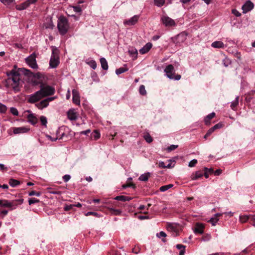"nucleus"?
I'll return each instance as SVG.
<instances>
[{
    "label": "nucleus",
    "instance_id": "f257e3e1",
    "mask_svg": "<svg viewBox=\"0 0 255 255\" xmlns=\"http://www.w3.org/2000/svg\"><path fill=\"white\" fill-rule=\"evenodd\" d=\"M8 78L5 81V86L7 88H12L15 92L19 91V83L21 75L19 69H16V66L10 71L6 72Z\"/></svg>",
    "mask_w": 255,
    "mask_h": 255
},
{
    "label": "nucleus",
    "instance_id": "f03ea898",
    "mask_svg": "<svg viewBox=\"0 0 255 255\" xmlns=\"http://www.w3.org/2000/svg\"><path fill=\"white\" fill-rule=\"evenodd\" d=\"M57 28L61 35H65L68 31L69 24L67 19L63 16H60L57 22Z\"/></svg>",
    "mask_w": 255,
    "mask_h": 255
},
{
    "label": "nucleus",
    "instance_id": "7ed1b4c3",
    "mask_svg": "<svg viewBox=\"0 0 255 255\" xmlns=\"http://www.w3.org/2000/svg\"><path fill=\"white\" fill-rule=\"evenodd\" d=\"M52 55L49 61V66L51 68H56L59 63V50L54 46H52Z\"/></svg>",
    "mask_w": 255,
    "mask_h": 255
},
{
    "label": "nucleus",
    "instance_id": "20e7f679",
    "mask_svg": "<svg viewBox=\"0 0 255 255\" xmlns=\"http://www.w3.org/2000/svg\"><path fill=\"white\" fill-rule=\"evenodd\" d=\"M164 72L166 73V76L170 79L177 81L181 79V75L178 74L175 75L174 66L171 64H169L166 67Z\"/></svg>",
    "mask_w": 255,
    "mask_h": 255
},
{
    "label": "nucleus",
    "instance_id": "39448f33",
    "mask_svg": "<svg viewBox=\"0 0 255 255\" xmlns=\"http://www.w3.org/2000/svg\"><path fill=\"white\" fill-rule=\"evenodd\" d=\"M39 91L40 92L43 98H44L45 97L53 95L55 93V89L51 86L41 84L40 85Z\"/></svg>",
    "mask_w": 255,
    "mask_h": 255
},
{
    "label": "nucleus",
    "instance_id": "423d86ee",
    "mask_svg": "<svg viewBox=\"0 0 255 255\" xmlns=\"http://www.w3.org/2000/svg\"><path fill=\"white\" fill-rule=\"evenodd\" d=\"M36 55L34 53L31 54L30 56L25 59L26 63L32 69H36L38 68V65L36 60Z\"/></svg>",
    "mask_w": 255,
    "mask_h": 255
},
{
    "label": "nucleus",
    "instance_id": "0eeeda50",
    "mask_svg": "<svg viewBox=\"0 0 255 255\" xmlns=\"http://www.w3.org/2000/svg\"><path fill=\"white\" fill-rule=\"evenodd\" d=\"M161 20L166 27H172L176 25L175 20L166 15H163L161 18Z\"/></svg>",
    "mask_w": 255,
    "mask_h": 255
},
{
    "label": "nucleus",
    "instance_id": "6e6552de",
    "mask_svg": "<svg viewBox=\"0 0 255 255\" xmlns=\"http://www.w3.org/2000/svg\"><path fill=\"white\" fill-rule=\"evenodd\" d=\"M42 98L43 97L39 90H38L34 94L29 95L27 101L29 103H35Z\"/></svg>",
    "mask_w": 255,
    "mask_h": 255
},
{
    "label": "nucleus",
    "instance_id": "1a4fd4ad",
    "mask_svg": "<svg viewBox=\"0 0 255 255\" xmlns=\"http://www.w3.org/2000/svg\"><path fill=\"white\" fill-rule=\"evenodd\" d=\"M55 99V97L47 98L43 100H42L39 103L36 104L35 106L39 109H42L47 107L49 105V102L54 100Z\"/></svg>",
    "mask_w": 255,
    "mask_h": 255
},
{
    "label": "nucleus",
    "instance_id": "9d476101",
    "mask_svg": "<svg viewBox=\"0 0 255 255\" xmlns=\"http://www.w3.org/2000/svg\"><path fill=\"white\" fill-rule=\"evenodd\" d=\"M37 0H27L25 1L18 4L16 6V8L18 10H22L27 8L30 4L35 3Z\"/></svg>",
    "mask_w": 255,
    "mask_h": 255
},
{
    "label": "nucleus",
    "instance_id": "9b49d317",
    "mask_svg": "<svg viewBox=\"0 0 255 255\" xmlns=\"http://www.w3.org/2000/svg\"><path fill=\"white\" fill-rule=\"evenodd\" d=\"M254 7V3L251 0H248L244 3V4L243 5L242 7L243 12L244 13H246L252 10Z\"/></svg>",
    "mask_w": 255,
    "mask_h": 255
},
{
    "label": "nucleus",
    "instance_id": "f8f14e48",
    "mask_svg": "<svg viewBox=\"0 0 255 255\" xmlns=\"http://www.w3.org/2000/svg\"><path fill=\"white\" fill-rule=\"evenodd\" d=\"M72 95H73V102L75 104L77 105H79L80 103V96L78 92L75 90L73 89L72 90Z\"/></svg>",
    "mask_w": 255,
    "mask_h": 255
},
{
    "label": "nucleus",
    "instance_id": "ddd939ff",
    "mask_svg": "<svg viewBox=\"0 0 255 255\" xmlns=\"http://www.w3.org/2000/svg\"><path fill=\"white\" fill-rule=\"evenodd\" d=\"M139 16L135 15L128 20H126L124 21V24L128 25H134L138 21Z\"/></svg>",
    "mask_w": 255,
    "mask_h": 255
},
{
    "label": "nucleus",
    "instance_id": "4468645a",
    "mask_svg": "<svg viewBox=\"0 0 255 255\" xmlns=\"http://www.w3.org/2000/svg\"><path fill=\"white\" fill-rule=\"evenodd\" d=\"M23 199H18L10 201L8 208H10L11 210L14 209L18 205H21L23 203Z\"/></svg>",
    "mask_w": 255,
    "mask_h": 255
},
{
    "label": "nucleus",
    "instance_id": "2eb2a0df",
    "mask_svg": "<svg viewBox=\"0 0 255 255\" xmlns=\"http://www.w3.org/2000/svg\"><path fill=\"white\" fill-rule=\"evenodd\" d=\"M68 119L70 121H75L77 119V113L73 109H70L67 112Z\"/></svg>",
    "mask_w": 255,
    "mask_h": 255
},
{
    "label": "nucleus",
    "instance_id": "dca6fc26",
    "mask_svg": "<svg viewBox=\"0 0 255 255\" xmlns=\"http://www.w3.org/2000/svg\"><path fill=\"white\" fill-rule=\"evenodd\" d=\"M29 129L25 127L13 128V132L14 134L24 133L27 132Z\"/></svg>",
    "mask_w": 255,
    "mask_h": 255
},
{
    "label": "nucleus",
    "instance_id": "f3484780",
    "mask_svg": "<svg viewBox=\"0 0 255 255\" xmlns=\"http://www.w3.org/2000/svg\"><path fill=\"white\" fill-rule=\"evenodd\" d=\"M152 44L150 42L146 43L142 48L139 50V52L141 54L146 53L152 47Z\"/></svg>",
    "mask_w": 255,
    "mask_h": 255
},
{
    "label": "nucleus",
    "instance_id": "a211bd4d",
    "mask_svg": "<svg viewBox=\"0 0 255 255\" xmlns=\"http://www.w3.org/2000/svg\"><path fill=\"white\" fill-rule=\"evenodd\" d=\"M204 226L201 223H197L194 230L195 233L202 234L204 232Z\"/></svg>",
    "mask_w": 255,
    "mask_h": 255
},
{
    "label": "nucleus",
    "instance_id": "6ab92c4d",
    "mask_svg": "<svg viewBox=\"0 0 255 255\" xmlns=\"http://www.w3.org/2000/svg\"><path fill=\"white\" fill-rule=\"evenodd\" d=\"M211 46L214 48H221L225 47V45L223 42L221 41H216L213 42Z\"/></svg>",
    "mask_w": 255,
    "mask_h": 255
},
{
    "label": "nucleus",
    "instance_id": "aec40b11",
    "mask_svg": "<svg viewBox=\"0 0 255 255\" xmlns=\"http://www.w3.org/2000/svg\"><path fill=\"white\" fill-rule=\"evenodd\" d=\"M215 116V113L214 112H212L211 114H209L207 116L205 119L204 122L206 125H208L210 124V120L214 118Z\"/></svg>",
    "mask_w": 255,
    "mask_h": 255
},
{
    "label": "nucleus",
    "instance_id": "412c9836",
    "mask_svg": "<svg viewBox=\"0 0 255 255\" xmlns=\"http://www.w3.org/2000/svg\"><path fill=\"white\" fill-rule=\"evenodd\" d=\"M131 199L132 198L131 197L123 195L117 196L115 198H114L115 200L121 201H129L131 200Z\"/></svg>",
    "mask_w": 255,
    "mask_h": 255
},
{
    "label": "nucleus",
    "instance_id": "4be33fe9",
    "mask_svg": "<svg viewBox=\"0 0 255 255\" xmlns=\"http://www.w3.org/2000/svg\"><path fill=\"white\" fill-rule=\"evenodd\" d=\"M27 118L28 122L33 125H35L37 123V119L33 114L29 115Z\"/></svg>",
    "mask_w": 255,
    "mask_h": 255
},
{
    "label": "nucleus",
    "instance_id": "5701e85b",
    "mask_svg": "<svg viewBox=\"0 0 255 255\" xmlns=\"http://www.w3.org/2000/svg\"><path fill=\"white\" fill-rule=\"evenodd\" d=\"M100 61L101 67H102V69L104 70H108V62H107L106 59L105 58L102 57V58H100Z\"/></svg>",
    "mask_w": 255,
    "mask_h": 255
},
{
    "label": "nucleus",
    "instance_id": "b1692460",
    "mask_svg": "<svg viewBox=\"0 0 255 255\" xmlns=\"http://www.w3.org/2000/svg\"><path fill=\"white\" fill-rule=\"evenodd\" d=\"M150 174L149 172H147L144 174H141L139 177V180L142 181H146L148 180L149 177H150Z\"/></svg>",
    "mask_w": 255,
    "mask_h": 255
},
{
    "label": "nucleus",
    "instance_id": "393cba45",
    "mask_svg": "<svg viewBox=\"0 0 255 255\" xmlns=\"http://www.w3.org/2000/svg\"><path fill=\"white\" fill-rule=\"evenodd\" d=\"M203 175V172L201 171H198L195 172L194 174H193L191 176V178L192 180H197L201 177H202Z\"/></svg>",
    "mask_w": 255,
    "mask_h": 255
},
{
    "label": "nucleus",
    "instance_id": "a878e982",
    "mask_svg": "<svg viewBox=\"0 0 255 255\" xmlns=\"http://www.w3.org/2000/svg\"><path fill=\"white\" fill-rule=\"evenodd\" d=\"M9 184L12 187H15L20 184V182L16 179L11 178L9 180Z\"/></svg>",
    "mask_w": 255,
    "mask_h": 255
},
{
    "label": "nucleus",
    "instance_id": "bb28decb",
    "mask_svg": "<svg viewBox=\"0 0 255 255\" xmlns=\"http://www.w3.org/2000/svg\"><path fill=\"white\" fill-rule=\"evenodd\" d=\"M86 63L89 66H90L93 69H95L97 68V63H96V61L94 60H87L86 61Z\"/></svg>",
    "mask_w": 255,
    "mask_h": 255
},
{
    "label": "nucleus",
    "instance_id": "cd10ccee",
    "mask_svg": "<svg viewBox=\"0 0 255 255\" xmlns=\"http://www.w3.org/2000/svg\"><path fill=\"white\" fill-rule=\"evenodd\" d=\"M239 97L237 96L235 100L231 103V108L232 109L235 110L237 106L239 104Z\"/></svg>",
    "mask_w": 255,
    "mask_h": 255
},
{
    "label": "nucleus",
    "instance_id": "c85d7f7f",
    "mask_svg": "<svg viewBox=\"0 0 255 255\" xmlns=\"http://www.w3.org/2000/svg\"><path fill=\"white\" fill-rule=\"evenodd\" d=\"M128 53L134 58H136L137 57V51L135 48H131L128 50Z\"/></svg>",
    "mask_w": 255,
    "mask_h": 255
},
{
    "label": "nucleus",
    "instance_id": "c756f323",
    "mask_svg": "<svg viewBox=\"0 0 255 255\" xmlns=\"http://www.w3.org/2000/svg\"><path fill=\"white\" fill-rule=\"evenodd\" d=\"M156 236L159 238H161L162 237H163V238L162 239V241L164 243L166 242V239H165V238L166 237V234L165 232H164L163 231H161L160 232L158 233H157L156 234Z\"/></svg>",
    "mask_w": 255,
    "mask_h": 255
},
{
    "label": "nucleus",
    "instance_id": "7c9ffc66",
    "mask_svg": "<svg viewBox=\"0 0 255 255\" xmlns=\"http://www.w3.org/2000/svg\"><path fill=\"white\" fill-rule=\"evenodd\" d=\"M173 186V184H170L162 186L160 187V191L161 192H165Z\"/></svg>",
    "mask_w": 255,
    "mask_h": 255
},
{
    "label": "nucleus",
    "instance_id": "2f4dec72",
    "mask_svg": "<svg viewBox=\"0 0 255 255\" xmlns=\"http://www.w3.org/2000/svg\"><path fill=\"white\" fill-rule=\"evenodd\" d=\"M110 213L114 215H119L121 214L122 211L119 209H115L114 208H111L109 209Z\"/></svg>",
    "mask_w": 255,
    "mask_h": 255
},
{
    "label": "nucleus",
    "instance_id": "473e14b6",
    "mask_svg": "<svg viewBox=\"0 0 255 255\" xmlns=\"http://www.w3.org/2000/svg\"><path fill=\"white\" fill-rule=\"evenodd\" d=\"M40 121L41 125L46 128L47 124V118L44 116H41L40 117Z\"/></svg>",
    "mask_w": 255,
    "mask_h": 255
},
{
    "label": "nucleus",
    "instance_id": "72a5a7b5",
    "mask_svg": "<svg viewBox=\"0 0 255 255\" xmlns=\"http://www.w3.org/2000/svg\"><path fill=\"white\" fill-rule=\"evenodd\" d=\"M128 70V69L127 68L121 67L119 69H117L116 70V73L117 75H120L121 74H122V73L127 71Z\"/></svg>",
    "mask_w": 255,
    "mask_h": 255
},
{
    "label": "nucleus",
    "instance_id": "f704fd0d",
    "mask_svg": "<svg viewBox=\"0 0 255 255\" xmlns=\"http://www.w3.org/2000/svg\"><path fill=\"white\" fill-rule=\"evenodd\" d=\"M167 229L169 231H173L175 233L177 232L176 227L173 224H169L167 226Z\"/></svg>",
    "mask_w": 255,
    "mask_h": 255
},
{
    "label": "nucleus",
    "instance_id": "c9c22d12",
    "mask_svg": "<svg viewBox=\"0 0 255 255\" xmlns=\"http://www.w3.org/2000/svg\"><path fill=\"white\" fill-rule=\"evenodd\" d=\"M7 110V107L4 104L0 103V113L4 114L6 113Z\"/></svg>",
    "mask_w": 255,
    "mask_h": 255
},
{
    "label": "nucleus",
    "instance_id": "e433bc0d",
    "mask_svg": "<svg viewBox=\"0 0 255 255\" xmlns=\"http://www.w3.org/2000/svg\"><path fill=\"white\" fill-rule=\"evenodd\" d=\"M155 4L158 6H162L165 3V0H154Z\"/></svg>",
    "mask_w": 255,
    "mask_h": 255
},
{
    "label": "nucleus",
    "instance_id": "4c0bfd02",
    "mask_svg": "<svg viewBox=\"0 0 255 255\" xmlns=\"http://www.w3.org/2000/svg\"><path fill=\"white\" fill-rule=\"evenodd\" d=\"M250 218H251V217L247 215L240 216V220L242 223H245L250 219Z\"/></svg>",
    "mask_w": 255,
    "mask_h": 255
},
{
    "label": "nucleus",
    "instance_id": "58836bf2",
    "mask_svg": "<svg viewBox=\"0 0 255 255\" xmlns=\"http://www.w3.org/2000/svg\"><path fill=\"white\" fill-rule=\"evenodd\" d=\"M139 93L142 95H145L146 94V91L144 85H142L139 87Z\"/></svg>",
    "mask_w": 255,
    "mask_h": 255
},
{
    "label": "nucleus",
    "instance_id": "ea45409f",
    "mask_svg": "<svg viewBox=\"0 0 255 255\" xmlns=\"http://www.w3.org/2000/svg\"><path fill=\"white\" fill-rule=\"evenodd\" d=\"M56 136L58 139H60L65 136V133L64 132L61 133V129H59L56 132Z\"/></svg>",
    "mask_w": 255,
    "mask_h": 255
},
{
    "label": "nucleus",
    "instance_id": "a19ab883",
    "mask_svg": "<svg viewBox=\"0 0 255 255\" xmlns=\"http://www.w3.org/2000/svg\"><path fill=\"white\" fill-rule=\"evenodd\" d=\"M47 190H48V192L53 194L55 195H60L61 194V192L59 191H56V190H53L51 188H47Z\"/></svg>",
    "mask_w": 255,
    "mask_h": 255
},
{
    "label": "nucleus",
    "instance_id": "79ce46f5",
    "mask_svg": "<svg viewBox=\"0 0 255 255\" xmlns=\"http://www.w3.org/2000/svg\"><path fill=\"white\" fill-rule=\"evenodd\" d=\"M144 138L146 141L148 143H150L152 141V138L148 133L145 135Z\"/></svg>",
    "mask_w": 255,
    "mask_h": 255
},
{
    "label": "nucleus",
    "instance_id": "37998d69",
    "mask_svg": "<svg viewBox=\"0 0 255 255\" xmlns=\"http://www.w3.org/2000/svg\"><path fill=\"white\" fill-rule=\"evenodd\" d=\"M218 221L219 219L214 216L211 218L209 222L212 224L213 226H215Z\"/></svg>",
    "mask_w": 255,
    "mask_h": 255
},
{
    "label": "nucleus",
    "instance_id": "c03bdc74",
    "mask_svg": "<svg viewBox=\"0 0 255 255\" xmlns=\"http://www.w3.org/2000/svg\"><path fill=\"white\" fill-rule=\"evenodd\" d=\"M32 78L33 79H36L37 80H39L41 81V78H42V75L40 73H37L36 74H33Z\"/></svg>",
    "mask_w": 255,
    "mask_h": 255
},
{
    "label": "nucleus",
    "instance_id": "a18cd8bd",
    "mask_svg": "<svg viewBox=\"0 0 255 255\" xmlns=\"http://www.w3.org/2000/svg\"><path fill=\"white\" fill-rule=\"evenodd\" d=\"M178 147V145H174V144H172L171 145H170L169 146H168L167 148V150L168 151V152H170L172 150H175V149H176L177 147Z\"/></svg>",
    "mask_w": 255,
    "mask_h": 255
},
{
    "label": "nucleus",
    "instance_id": "49530a36",
    "mask_svg": "<svg viewBox=\"0 0 255 255\" xmlns=\"http://www.w3.org/2000/svg\"><path fill=\"white\" fill-rule=\"evenodd\" d=\"M10 112L14 116H18V112L15 108H14V107L10 108Z\"/></svg>",
    "mask_w": 255,
    "mask_h": 255
},
{
    "label": "nucleus",
    "instance_id": "de8ad7c7",
    "mask_svg": "<svg viewBox=\"0 0 255 255\" xmlns=\"http://www.w3.org/2000/svg\"><path fill=\"white\" fill-rule=\"evenodd\" d=\"M39 202V200L35 198H32L28 200V203L29 205L37 203H38Z\"/></svg>",
    "mask_w": 255,
    "mask_h": 255
},
{
    "label": "nucleus",
    "instance_id": "09e8293b",
    "mask_svg": "<svg viewBox=\"0 0 255 255\" xmlns=\"http://www.w3.org/2000/svg\"><path fill=\"white\" fill-rule=\"evenodd\" d=\"M71 7L73 8V10L75 12L78 13L81 12L82 11L81 7L79 5L72 6Z\"/></svg>",
    "mask_w": 255,
    "mask_h": 255
},
{
    "label": "nucleus",
    "instance_id": "8fccbe9b",
    "mask_svg": "<svg viewBox=\"0 0 255 255\" xmlns=\"http://www.w3.org/2000/svg\"><path fill=\"white\" fill-rule=\"evenodd\" d=\"M40 195H41L40 192H37L34 191H31V192H29V193H28V195L30 196L35 195L37 197H39L40 196Z\"/></svg>",
    "mask_w": 255,
    "mask_h": 255
},
{
    "label": "nucleus",
    "instance_id": "3c124183",
    "mask_svg": "<svg viewBox=\"0 0 255 255\" xmlns=\"http://www.w3.org/2000/svg\"><path fill=\"white\" fill-rule=\"evenodd\" d=\"M197 163V160L195 159H194L189 162L188 165L189 167H192L195 166Z\"/></svg>",
    "mask_w": 255,
    "mask_h": 255
},
{
    "label": "nucleus",
    "instance_id": "603ef678",
    "mask_svg": "<svg viewBox=\"0 0 255 255\" xmlns=\"http://www.w3.org/2000/svg\"><path fill=\"white\" fill-rule=\"evenodd\" d=\"M31 82L33 85H37L38 84L40 83L41 81L39 80H37L36 79H33L32 77Z\"/></svg>",
    "mask_w": 255,
    "mask_h": 255
},
{
    "label": "nucleus",
    "instance_id": "864d4df0",
    "mask_svg": "<svg viewBox=\"0 0 255 255\" xmlns=\"http://www.w3.org/2000/svg\"><path fill=\"white\" fill-rule=\"evenodd\" d=\"M223 64L225 66L227 67L229 64H231V61L229 59L225 58L223 61Z\"/></svg>",
    "mask_w": 255,
    "mask_h": 255
},
{
    "label": "nucleus",
    "instance_id": "5fc2aeb1",
    "mask_svg": "<svg viewBox=\"0 0 255 255\" xmlns=\"http://www.w3.org/2000/svg\"><path fill=\"white\" fill-rule=\"evenodd\" d=\"M74 205H73V204L66 205L64 207V210L65 211H69L72 209Z\"/></svg>",
    "mask_w": 255,
    "mask_h": 255
},
{
    "label": "nucleus",
    "instance_id": "6e6d98bb",
    "mask_svg": "<svg viewBox=\"0 0 255 255\" xmlns=\"http://www.w3.org/2000/svg\"><path fill=\"white\" fill-rule=\"evenodd\" d=\"M0 1L5 5H8L11 4L13 0H0Z\"/></svg>",
    "mask_w": 255,
    "mask_h": 255
},
{
    "label": "nucleus",
    "instance_id": "4d7b16f0",
    "mask_svg": "<svg viewBox=\"0 0 255 255\" xmlns=\"http://www.w3.org/2000/svg\"><path fill=\"white\" fill-rule=\"evenodd\" d=\"M232 13L234 14L236 16H240L241 15V13L237 10L236 9H232Z\"/></svg>",
    "mask_w": 255,
    "mask_h": 255
},
{
    "label": "nucleus",
    "instance_id": "13d9d810",
    "mask_svg": "<svg viewBox=\"0 0 255 255\" xmlns=\"http://www.w3.org/2000/svg\"><path fill=\"white\" fill-rule=\"evenodd\" d=\"M71 178L70 175L66 174L63 176V179L65 182H68Z\"/></svg>",
    "mask_w": 255,
    "mask_h": 255
},
{
    "label": "nucleus",
    "instance_id": "bf43d9fd",
    "mask_svg": "<svg viewBox=\"0 0 255 255\" xmlns=\"http://www.w3.org/2000/svg\"><path fill=\"white\" fill-rule=\"evenodd\" d=\"M223 125L221 123H218L216 125H215L214 126H213L212 128L214 129V130H216L217 129L221 128H222Z\"/></svg>",
    "mask_w": 255,
    "mask_h": 255
},
{
    "label": "nucleus",
    "instance_id": "052dcab7",
    "mask_svg": "<svg viewBox=\"0 0 255 255\" xmlns=\"http://www.w3.org/2000/svg\"><path fill=\"white\" fill-rule=\"evenodd\" d=\"M90 215H93V216H95L96 217H99L98 213H96V212H87V213H86L85 214V216H90Z\"/></svg>",
    "mask_w": 255,
    "mask_h": 255
},
{
    "label": "nucleus",
    "instance_id": "680f3d73",
    "mask_svg": "<svg viewBox=\"0 0 255 255\" xmlns=\"http://www.w3.org/2000/svg\"><path fill=\"white\" fill-rule=\"evenodd\" d=\"M100 136V134L99 132H98L97 130H95L93 134V137H94L95 139H98Z\"/></svg>",
    "mask_w": 255,
    "mask_h": 255
},
{
    "label": "nucleus",
    "instance_id": "e2e57ef3",
    "mask_svg": "<svg viewBox=\"0 0 255 255\" xmlns=\"http://www.w3.org/2000/svg\"><path fill=\"white\" fill-rule=\"evenodd\" d=\"M9 203L10 201L6 200H3L2 207L8 208V206H9Z\"/></svg>",
    "mask_w": 255,
    "mask_h": 255
},
{
    "label": "nucleus",
    "instance_id": "0e129e2a",
    "mask_svg": "<svg viewBox=\"0 0 255 255\" xmlns=\"http://www.w3.org/2000/svg\"><path fill=\"white\" fill-rule=\"evenodd\" d=\"M176 248L179 249V250H182V249H185V248H186V246L183 245H181V244H178L176 245Z\"/></svg>",
    "mask_w": 255,
    "mask_h": 255
},
{
    "label": "nucleus",
    "instance_id": "69168bd1",
    "mask_svg": "<svg viewBox=\"0 0 255 255\" xmlns=\"http://www.w3.org/2000/svg\"><path fill=\"white\" fill-rule=\"evenodd\" d=\"M90 132H91L90 129H88L86 130H83V131H81L80 134L86 135V134L89 133Z\"/></svg>",
    "mask_w": 255,
    "mask_h": 255
},
{
    "label": "nucleus",
    "instance_id": "338daca9",
    "mask_svg": "<svg viewBox=\"0 0 255 255\" xmlns=\"http://www.w3.org/2000/svg\"><path fill=\"white\" fill-rule=\"evenodd\" d=\"M47 137L52 141H55L58 139L57 136H56L55 137H52L50 135H47Z\"/></svg>",
    "mask_w": 255,
    "mask_h": 255
},
{
    "label": "nucleus",
    "instance_id": "774afa93",
    "mask_svg": "<svg viewBox=\"0 0 255 255\" xmlns=\"http://www.w3.org/2000/svg\"><path fill=\"white\" fill-rule=\"evenodd\" d=\"M214 131L215 130H214V129L212 127L207 131V133L208 135L210 136Z\"/></svg>",
    "mask_w": 255,
    "mask_h": 255
}]
</instances>
